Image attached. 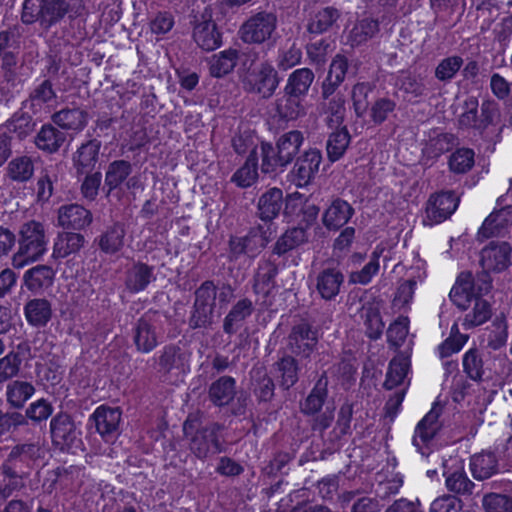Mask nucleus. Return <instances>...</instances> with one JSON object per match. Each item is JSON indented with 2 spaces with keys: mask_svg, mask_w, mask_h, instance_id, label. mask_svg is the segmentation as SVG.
I'll list each match as a JSON object with an SVG mask.
<instances>
[{
  "mask_svg": "<svg viewBox=\"0 0 512 512\" xmlns=\"http://www.w3.org/2000/svg\"><path fill=\"white\" fill-rule=\"evenodd\" d=\"M224 429L223 424L215 421L194 425L193 422L186 420L183 425L189 449L199 460H206L225 451Z\"/></svg>",
  "mask_w": 512,
  "mask_h": 512,
  "instance_id": "f03ea898",
  "label": "nucleus"
},
{
  "mask_svg": "<svg viewBox=\"0 0 512 512\" xmlns=\"http://www.w3.org/2000/svg\"><path fill=\"white\" fill-rule=\"evenodd\" d=\"M447 164L453 174H466L475 164V152L469 147L456 148L451 152Z\"/></svg>",
  "mask_w": 512,
  "mask_h": 512,
  "instance_id": "de8ad7c7",
  "label": "nucleus"
},
{
  "mask_svg": "<svg viewBox=\"0 0 512 512\" xmlns=\"http://www.w3.org/2000/svg\"><path fill=\"white\" fill-rule=\"evenodd\" d=\"M289 343L295 355L309 358L318 344V330L307 322L294 325L289 335Z\"/></svg>",
  "mask_w": 512,
  "mask_h": 512,
  "instance_id": "f8f14e48",
  "label": "nucleus"
},
{
  "mask_svg": "<svg viewBox=\"0 0 512 512\" xmlns=\"http://www.w3.org/2000/svg\"><path fill=\"white\" fill-rule=\"evenodd\" d=\"M84 235L79 232L62 231L54 240L52 257L56 260L76 255L83 248Z\"/></svg>",
  "mask_w": 512,
  "mask_h": 512,
  "instance_id": "cd10ccee",
  "label": "nucleus"
},
{
  "mask_svg": "<svg viewBox=\"0 0 512 512\" xmlns=\"http://www.w3.org/2000/svg\"><path fill=\"white\" fill-rule=\"evenodd\" d=\"M28 102L33 113L54 107L57 103V94L49 79H44L39 84H35L29 94Z\"/></svg>",
  "mask_w": 512,
  "mask_h": 512,
  "instance_id": "2f4dec72",
  "label": "nucleus"
},
{
  "mask_svg": "<svg viewBox=\"0 0 512 512\" xmlns=\"http://www.w3.org/2000/svg\"><path fill=\"white\" fill-rule=\"evenodd\" d=\"M446 488L455 494H472L474 483L468 478L464 470H455L451 473H444Z\"/></svg>",
  "mask_w": 512,
  "mask_h": 512,
  "instance_id": "bf43d9fd",
  "label": "nucleus"
},
{
  "mask_svg": "<svg viewBox=\"0 0 512 512\" xmlns=\"http://www.w3.org/2000/svg\"><path fill=\"white\" fill-rule=\"evenodd\" d=\"M458 138L455 134L441 132L430 136L422 149L423 155L429 160H437L443 154L452 151L457 144Z\"/></svg>",
  "mask_w": 512,
  "mask_h": 512,
  "instance_id": "473e14b6",
  "label": "nucleus"
},
{
  "mask_svg": "<svg viewBox=\"0 0 512 512\" xmlns=\"http://www.w3.org/2000/svg\"><path fill=\"white\" fill-rule=\"evenodd\" d=\"M348 68V59L344 55L337 54L332 59L328 73L321 84V96L324 100L335 95L346 78Z\"/></svg>",
  "mask_w": 512,
  "mask_h": 512,
  "instance_id": "a211bd4d",
  "label": "nucleus"
},
{
  "mask_svg": "<svg viewBox=\"0 0 512 512\" xmlns=\"http://www.w3.org/2000/svg\"><path fill=\"white\" fill-rule=\"evenodd\" d=\"M23 357L19 352L11 351L0 359V383H3L19 373Z\"/></svg>",
  "mask_w": 512,
  "mask_h": 512,
  "instance_id": "69168bd1",
  "label": "nucleus"
},
{
  "mask_svg": "<svg viewBox=\"0 0 512 512\" xmlns=\"http://www.w3.org/2000/svg\"><path fill=\"white\" fill-rule=\"evenodd\" d=\"M438 418V413L430 410L420 419V421L415 426L412 436V444L416 448V451L422 455L426 454L424 448H428L429 444L438 433Z\"/></svg>",
  "mask_w": 512,
  "mask_h": 512,
  "instance_id": "6ab92c4d",
  "label": "nucleus"
},
{
  "mask_svg": "<svg viewBox=\"0 0 512 512\" xmlns=\"http://www.w3.org/2000/svg\"><path fill=\"white\" fill-rule=\"evenodd\" d=\"M510 256L511 248L508 243H489L480 252L479 263L483 269L482 273L504 271L509 266Z\"/></svg>",
  "mask_w": 512,
  "mask_h": 512,
  "instance_id": "ddd939ff",
  "label": "nucleus"
},
{
  "mask_svg": "<svg viewBox=\"0 0 512 512\" xmlns=\"http://www.w3.org/2000/svg\"><path fill=\"white\" fill-rule=\"evenodd\" d=\"M474 479L483 481L499 473V459L495 452L482 451L473 455L469 463Z\"/></svg>",
  "mask_w": 512,
  "mask_h": 512,
  "instance_id": "a878e982",
  "label": "nucleus"
},
{
  "mask_svg": "<svg viewBox=\"0 0 512 512\" xmlns=\"http://www.w3.org/2000/svg\"><path fill=\"white\" fill-rule=\"evenodd\" d=\"M243 87L250 93H257L263 98L271 97L279 85L277 71L268 62L251 66L242 78Z\"/></svg>",
  "mask_w": 512,
  "mask_h": 512,
  "instance_id": "0eeeda50",
  "label": "nucleus"
},
{
  "mask_svg": "<svg viewBox=\"0 0 512 512\" xmlns=\"http://www.w3.org/2000/svg\"><path fill=\"white\" fill-rule=\"evenodd\" d=\"M486 512H512V497L505 494L489 493L483 497Z\"/></svg>",
  "mask_w": 512,
  "mask_h": 512,
  "instance_id": "338daca9",
  "label": "nucleus"
},
{
  "mask_svg": "<svg viewBox=\"0 0 512 512\" xmlns=\"http://www.w3.org/2000/svg\"><path fill=\"white\" fill-rule=\"evenodd\" d=\"M258 162V151L252 149L244 164L233 173L231 182L239 188L251 187L258 179Z\"/></svg>",
  "mask_w": 512,
  "mask_h": 512,
  "instance_id": "e433bc0d",
  "label": "nucleus"
},
{
  "mask_svg": "<svg viewBox=\"0 0 512 512\" xmlns=\"http://www.w3.org/2000/svg\"><path fill=\"white\" fill-rule=\"evenodd\" d=\"M351 142V135L346 126L333 131L327 139L326 152L331 163L340 160Z\"/></svg>",
  "mask_w": 512,
  "mask_h": 512,
  "instance_id": "c03bdc74",
  "label": "nucleus"
},
{
  "mask_svg": "<svg viewBox=\"0 0 512 512\" xmlns=\"http://www.w3.org/2000/svg\"><path fill=\"white\" fill-rule=\"evenodd\" d=\"M54 122L67 130H82L87 124V113L80 108H66L53 116Z\"/></svg>",
  "mask_w": 512,
  "mask_h": 512,
  "instance_id": "09e8293b",
  "label": "nucleus"
},
{
  "mask_svg": "<svg viewBox=\"0 0 512 512\" xmlns=\"http://www.w3.org/2000/svg\"><path fill=\"white\" fill-rule=\"evenodd\" d=\"M92 213L79 204L62 205L58 210V225L66 231L85 230L92 223Z\"/></svg>",
  "mask_w": 512,
  "mask_h": 512,
  "instance_id": "4468645a",
  "label": "nucleus"
},
{
  "mask_svg": "<svg viewBox=\"0 0 512 512\" xmlns=\"http://www.w3.org/2000/svg\"><path fill=\"white\" fill-rule=\"evenodd\" d=\"M463 371L467 377L475 382H481L484 375V363L477 348L467 350L462 359Z\"/></svg>",
  "mask_w": 512,
  "mask_h": 512,
  "instance_id": "5fc2aeb1",
  "label": "nucleus"
},
{
  "mask_svg": "<svg viewBox=\"0 0 512 512\" xmlns=\"http://www.w3.org/2000/svg\"><path fill=\"white\" fill-rule=\"evenodd\" d=\"M265 246L259 229L252 228L242 237H231L229 240L230 252L235 256L247 255L254 257L259 254Z\"/></svg>",
  "mask_w": 512,
  "mask_h": 512,
  "instance_id": "4be33fe9",
  "label": "nucleus"
},
{
  "mask_svg": "<svg viewBox=\"0 0 512 512\" xmlns=\"http://www.w3.org/2000/svg\"><path fill=\"white\" fill-rule=\"evenodd\" d=\"M304 100L299 97H292L291 95L284 92L281 98H278L275 102V114L282 121L296 120L302 114H304Z\"/></svg>",
  "mask_w": 512,
  "mask_h": 512,
  "instance_id": "37998d69",
  "label": "nucleus"
},
{
  "mask_svg": "<svg viewBox=\"0 0 512 512\" xmlns=\"http://www.w3.org/2000/svg\"><path fill=\"white\" fill-rule=\"evenodd\" d=\"M253 303L248 298L238 300L230 309L223 320V331L227 335H234L243 325L245 320L253 313Z\"/></svg>",
  "mask_w": 512,
  "mask_h": 512,
  "instance_id": "7c9ffc66",
  "label": "nucleus"
},
{
  "mask_svg": "<svg viewBox=\"0 0 512 512\" xmlns=\"http://www.w3.org/2000/svg\"><path fill=\"white\" fill-rule=\"evenodd\" d=\"M155 280L154 267L142 261H134L125 271L124 284L132 294L145 291Z\"/></svg>",
  "mask_w": 512,
  "mask_h": 512,
  "instance_id": "dca6fc26",
  "label": "nucleus"
},
{
  "mask_svg": "<svg viewBox=\"0 0 512 512\" xmlns=\"http://www.w3.org/2000/svg\"><path fill=\"white\" fill-rule=\"evenodd\" d=\"M125 234L124 226L120 223L108 227L96 240L100 251L108 255L118 253L124 246Z\"/></svg>",
  "mask_w": 512,
  "mask_h": 512,
  "instance_id": "58836bf2",
  "label": "nucleus"
},
{
  "mask_svg": "<svg viewBox=\"0 0 512 512\" xmlns=\"http://www.w3.org/2000/svg\"><path fill=\"white\" fill-rule=\"evenodd\" d=\"M35 391L36 389L32 383L23 380H13L6 387V401L10 407L21 409L35 394Z\"/></svg>",
  "mask_w": 512,
  "mask_h": 512,
  "instance_id": "79ce46f5",
  "label": "nucleus"
},
{
  "mask_svg": "<svg viewBox=\"0 0 512 512\" xmlns=\"http://www.w3.org/2000/svg\"><path fill=\"white\" fill-rule=\"evenodd\" d=\"M23 314L30 327L43 329L53 318L52 302L45 297L28 299L23 306Z\"/></svg>",
  "mask_w": 512,
  "mask_h": 512,
  "instance_id": "2eb2a0df",
  "label": "nucleus"
},
{
  "mask_svg": "<svg viewBox=\"0 0 512 512\" xmlns=\"http://www.w3.org/2000/svg\"><path fill=\"white\" fill-rule=\"evenodd\" d=\"M53 412L52 402L46 398H40L29 404L25 416L32 422L40 424L46 422L49 417L52 418Z\"/></svg>",
  "mask_w": 512,
  "mask_h": 512,
  "instance_id": "680f3d73",
  "label": "nucleus"
},
{
  "mask_svg": "<svg viewBox=\"0 0 512 512\" xmlns=\"http://www.w3.org/2000/svg\"><path fill=\"white\" fill-rule=\"evenodd\" d=\"M344 275L337 268H324L316 277V291L326 301L334 300L340 293Z\"/></svg>",
  "mask_w": 512,
  "mask_h": 512,
  "instance_id": "412c9836",
  "label": "nucleus"
},
{
  "mask_svg": "<svg viewBox=\"0 0 512 512\" xmlns=\"http://www.w3.org/2000/svg\"><path fill=\"white\" fill-rule=\"evenodd\" d=\"M435 85L433 79H425L409 74L400 79L399 89L409 96V100H416L430 96L435 90Z\"/></svg>",
  "mask_w": 512,
  "mask_h": 512,
  "instance_id": "4c0bfd02",
  "label": "nucleus"
},
{
  "mask_svg": "<svg viewBox=\"0 0 512 512\" xmlns=\"http://www.w3.org/2000/svg\"><path fill=\"white\" fill-rule=\"evenodd\" d=\"M340 12L334 7H325L314 16L308 26L309 32H326L339 29Z\"/></svg>",
  "mask_w": 512,
  "mask_h": 512,
  "instance_id": "603ef678",
  "label": "nucleus"
},
{
  "mask_svg": "<svg viewBox=\"0 0 512 512\" xmlns=\"http://www.w3.org/2000/svg\"><path fill=\"white\" fill-rule=\"evenodd\" d=\"M0 512H32V506L22 499L8 500L25 487L26 476L7 465L0 466Z\"/></svg>",
  "mask_w": 512,
  "mask_h": 512,
  "instance_id": "20e7f679",
  "label": "nucleus"
},
{
  "mask_svg": "<svg viewBox=\"0 0 512 512\" xmlns=\"http://www.w3.org/2000/svg\"><path fill=\"white\" fill-rule=\"evenodd\" d=\"M408 372V365L404 361L392 359L389 362L383 387L386 390H393L400 386Z\"/></svg>",
  "mask_w": 512,
  "mask_h": 512,
  "instance_id": "0e129e2a",
  "label": "nucleus"
},
{
  "mask_svg": "<svg viewBox=\"0 0 512 512\" xmlns=\"http://www.w3.org/2000/svg\"><path fill=\"white\" fill-rule=\"evenodd\" d=\"M354 212V208L346 200L336 198L323 213V225L329 231H338L349 222Z\"/></svg>",
  "mask_w": 512,
  "mask_h": 512,
  "instance_id": "aec40b11",
  "label": "nucleus"
},
{
  "mask_svg": "<svg viewBox=\"0 0 512 512\" xmlns=\"http://www.w3.org/2000/svg\"><path fill=\"white\" fill-rule=\"evenodd\" d=\"M55 275L51 266L39 264L24 272L23 283L31 293L40 294L52 286Z\"/></svg>",
  "mask_w": 512,
  "mask_h": 512,
  "instance_id": "5701e85b",
  "label": "nucleus"
},
{
  "mask_svg": "<svg viewBox=\"0 0 512 512\" xmlns=\"http://www.w3.org/2000/svg\"><path fill=\"white\" fill-rule=\"evenodd\" d=\"M328 397V380L322 375L314 384L313 388L301 402L300 408L304 415L312 416L319 413Z\"/></svg>",
  "mask_w": 512,
  "mask_h": 512,
  "instance_id": "72a5a7b5",
  "label": "nucleus"
},
{
  "mask_svg": "<svg viewBox=\"0 0 512 512\" xmlns=\"http://www.w3.org/2000/svg\"><path fill=\"white\" fill-rule=\"evenodd\" d=\"M429 512H465L463 501L456 495H443L432 501Z\"/></svg>",
  "mask_w": 512,
  "mask_h": 512,
  "instance_id": "774afa93",
  "label": "nucleus"
},
{
  "mask_svg": "<svg viewBox=\"0 0 512 512\" xmlns=\"http://www.w3.org/2000/svg\"><path fill=\"white\" fill-rule=\"evenodd\" d=\"M237 382L232 376L224 375L214 380L208 388V397L216 407H225L233 402L237 393Z\"/></svg>",
  "mask_w": 512,
  "mask_h": 512,
  "instance_id": "393cba45",
  "label": "nucleus"
},
{
  "mask_svg": "<svg viewBox=\"0 0 512 512\" xmlns=\"http://www.w3.org/2000/svg\"><path fill=\"white\" fill-rule=\"evenodd\" d=\"M133 340L136 349L142 353H149L157 347L158 337L151 316L144 314L137 320Z\"/></svg>",
  "mask_w": 512,
  "mask_h": 512,
  "instance_id": "b1692460",
  "label": "nucleus"
},
{
  "mask_svg": "<svg viewBox=\"0 0 512 512\" xmlns=\"http://www.w3.org/2000/svg\"><path fill=\"white\" fill-rule=\"evenodd\" d=\"M239 52L237 49L229 48L212 55L208 60L209 74L214 78H223L230 74L236 67Z\"/></svg>",
  "mask_w": 512,
  "mask_h": 512,
  "instance_id": "c9c22d12",
  "label": "nucleus"
},
{
  "mask_svg": "<svg viewBox=\"0 0 512 512\" xmlns=\"http://www.w3.org/2000/svg\"><path fill=\"white\" fill-rule=\"evenodd\" d=\"M277 370L279 372V385L283 390H289L297 383L299 366L294 357L286 355L280 358L277 362Z\"/></svg>",
  "mask_w": 512,
  "mask_h": 512,
  "instance_id": "3c124183",
  "label": "nucleus"
},
{
  "mask_svg": "<svg viewBox=\"0 0 512 512\" xmlns=\"http://www.w3.org/2000/svg\"><path fill=\"white\" fill-rule=\"evenodd\" d=\"M156 359L158 372L185 376L190 372L191 352L176 344H167L158 351Z\"/></svg>",
  "mask_w": 512,
  "mask_h": 512,
  "instance_id": "6e6552de",
  "label": "nucleus"
},
{
  "mask_svg": "<svg viewBox=\"0 0 512 512\" xmlns=\"http://www.w3.org/2000/svg\"><path fill=\"white\" fill-rule=\"evenodd\" d=\"M121 420L122 410L120 407L101 404L89 416L88 424L104 441L108 442L116 438Z\"/></svg>",
  "mask_w": 512,
  "mask_h": 512,
  "instance_id": "9d476101",
  "label": "nucleus"
},
{
  "mask_svg": "<svg viewBox=\"0 0 512 512\" xmlns=\"http://www.w3.org/2000/svg\"><path fill=\"white\" fill-rule=\"evenodd\" d=\"M276 23L277 17L274 13L262 11L248 19L241 32H274Z\"/></svg>",
  "mask_w": 512,
  "mask_h": 512,
  "instance_id": "6e6d98bb",
  "label": "nucleus"
},
{
  "mask_svg": "<svg viewBox=\"0 0 512 512\" xmlns=\"http://www.w3.org/2000/svg\"><path fill=\"white\" fill-rule=\"evenodd\" d=\"M283 203V191L280 188L268 189L258 200V217L264 222H271L279 216Z\"/></svg>",
  "mask_w": 512,
  "mask_h": 512,
  "instance_id": "c756f323",
  "label": "nucleus"
},
{
  "mask_svg": "<svg viewBox=\"0 0 512 512\" xmlns=\"http://www.w3.org/2000/svg\"><path fill=\"white\" fill-rule=\"evenodd\" d=\"M194 295L189 326L192 329L206 328L212 321L216 306L217 288L212 280H205L195 290Z\"/></svg>",
  "mask_w": 512,
  "mask_h": 512,
  "instance_id": "39448f33",
  "label": "nucleus"
},
{
  "mask_svg": "<svg viewBox=\"0 0 512 512\" xmlns=\"http://www.w3.org/2000/svg\"><path fill=\"white\" fill-rule=\"evenodd\" d=\"M492 316L489 302L477 297L471 312L467 313L463 325L466 328H474L486 323Z\"/></svg>",
  "mask_w": 512,
  "mask_h": 512,
  "instance_id": "052dcab7",
  "label": "nucleus"
},
{
  "mask_svg": "<svg viewBox=\"0 0 512 512\" xmlns=\"http://www.w3.org/2000/svg\"><path fill=\"white\" fill-rule=\"evenodd\" d=\"M34 173V163L29 156H19L12 159L8 164L9 177L17 182L28 181Z\"/></svg>",
  "mask_w": 512,
  "mask_h": 512,
  "instance_id": "13d9d810",
  "label": "nucleus"
},
{
  "mask_svg": "<svg viewBox=\"0 0 512 512\" xmlns=\"http://www.w3.org/2000/svg\"><path fill=\"white\" fill-rule=\"evenodd\" d=\"M477 281L481 282V285L478 286V293H473L463 288H451L449 298L459 310H467L473 300H475L477 297H482L483 295L489 293L491 290L492 280L489 274H478Z\"/></svg>",
  "mask_w": 512,
  "mask_h": 512,
  "instance_id": "c85d7f7f",
  "label": "nucleus"
},
{
  "mask_svg": "<svg viewBox=\"0 0 512 512\" xmlns=\"http://www.w3.org/2000/svg\"><path fill=\"white\" fill-rule=\"evenodd\" d=\"M278 274V268L272 261L259 263L258 270L254 276L253 290L256 294L267 296L274 286V280Z\"/></svg>",
  "mask_w": 512,
  "mask_h": 512,
  "instance_id": "a18cd8bd",
  "label": "nucleus"
},
{
  "mask_svg": "<svg viewBox=\"0 0 512 512\" xmlns=\"http://www.w3.org/2000/svg\"><path fill=\"white\" fill-rule=\"evenodd\" d=\"M304 142L303 133L299 130H291L282 134L274 147L272 143L262 141L261 150V171L264 174L283 171L299 153Z\"/></svg>",
  "mask_w": 512,
  "mask_h": 512,
  "instance_id": "7ed1b4c3",
  "label": "nucleus"
},
{
  "mask_svg": "<svg viewBox=\"0 0 512 512\" xmlns=\"http://www.w3.org/2000/svg\"><path fill=\"white\" fill-rule=\"evenodd\" d=\"M70 4L67 0H45L39 23L41 28L49 29L59 22L68 12Z\"/></svg>",
  "mask_w": 512,
  "mask_h": 512,
  "instance_id": "8fccbe9b",
  "label": "nucleus"
},
{
  "mask_svg": "<svg viewBox=\"0 0 512 512\" xmlns=\"http://www.w3.org/2000/svg\"><path fill=\"white\" fill-rule=\"evenodd\" d=\"M308 236L306 228H303L302 225L287 229L275 242L272 252L275 255L283 256L305 243L308 240Z\"/></svg>",
  "mask_w": 512,
  "mask_h": 512,
  "instance_id": "ea45409f",
  "label": "nucleus"
},
{
  "mask_svg": "<svg viewBox=\"0 0 512 512\" xmlns=\"http://www.w3.org/2000/svg\"><path fill=\"white\" fill-rule=\"evenodd\" d=\"M17 250L11 257V265L22 269L39 261L48 251V236L45 225L36 220L24 222L16 238Z\"/></svg>",
  "mask_w": 512,
  "mask_h": 512,
  "instance_id": "f257e3e1",
  "label": "nucleus"
},
{
  "mask_svg": "<svg viewBox=\"0 0 512 512\" xmlns=\"http://www.w3.org/2000/svg\"><path fill=\"white\" fill-rule=\"evenodd\" d=\"M459 198L453 190H441L432 193L426 203V217L432 225H438L456 212Z\"/></svg>",
  "mask_w": 512,
  "mask_h": 512,
  "instance_id": "9b49d317",
  "label": "nucleus"
},
{
  "mask_svg": "<svg viewBox=\"0 0 512 512\" xmlns=\"http://www.w3.org/2000/svg\"><path fill=\"white\" fill-rule=\"evenodd\" d=\"M34 127L35 122L32 117L25 112L18 111L4 123L3 127L0 128V132H6L18 140H24L33 132Z\"/></svg>",
  "mask_w": 512,
  "mask_h": 512,
  "instance_id": "a19ab883",
  "label": "nucleus"
},
{
  "mask_svg": "<svg viewBox=\"0 0 512 512\" xmlns=\"http://www.w3.org/2000/svg\"><path fill=\"white\" fill-rule=\"evenodd\" d=\"M315 75L310 68H298L288 77L284 92L292 97L305 99L314 81Z\"/></svg>",
  "mask_w": 512,
  "mask_h": 512,
  "instance_id": "f704fd0d",
  "label": "nucleus"
},
{
  "mask_svg": "<svg viewBox=\"0 0 512 512\" xmlns=\"http://www.w3.org/2000/svg\"><path fill=\"white\" fill-rule=\"evenodd\" d=\"M468 341V336L461 334L456 324L451 327V334L443 340L437 347L440 359L450 357L452 354L458 353Z\"/></svg>",
  "mask_w": 512,
  "mask_h": 512,
  "instance_id": "4d7b16f0",
  "label": "nucleus"
},
{
  "mask_svg": "<svg viewBox=\"0 0 512 512\" xmlns=\"http://www.w3.org/2000/svg\"><path fill=\"white\" fill-rule=\"evenodd\" d=\"M132 172V165L126 160H114L108 166L105 174V184L110 190H114L129 177Z\"/></svg>",
  "mask_w": 512,
  "mask_h": 512,
  "instance_id": "864d4df0",
  "label": "nucleus"
},
{
  "mask_svg": "<svg viewBox=\"0 0 512 512\" xmlns=\"http://www.w3.org/2000/svg\"><path fill=\"white\" fill-rule=\"evenodd\" d=\"M38 451L34 444L16 445L1 465L14 468L18 473L28 477L38 458Z\"/></svg>",
  "mask_w": 512,
  "mask_h": 512,
  "instance_id": "f3484780",
  "label": "nucleus"
},
{
  "mask_svg": "<svg viewBox=\"0 0 512 512\" xmlns=\"http://www.w3.org/2000/svg\"><path fill=\"white\" fill-rule=\"evenodd\" d=\"M322 159V152L317 148H309L299 154L289 173L291 182L298 188L309 185L318 174Z\"/></svg>",
  "mask_w": 512,
  "mask_h": 512,
  "instance_id": "1a4fd4ad",
  "label": "nucleus"
},
{
  "mask_svg": "<svg viewBox=\"0 0 512 512\" xmlns=\"http://www.w3.org/2000/svg\"><path fill=\"white\" fill-rule=\"evenodd\" d=\"M65 141V135L51 124L42 125L35 137L36 146L45 152L53 153L59 150Z\"/></svg>",
  "mask_w": 512,
  "mask_h": 512,
  "instance_id": "49530a36",
  "label": "nucleus"
},
{
  "mask_svg": "<svg viewBox=\"0 0 512 512\" xmlns=\"http://www.w3.org/2000/svg\"><path fill=\"white\" fill-rule=\"evenodd\" d=\"M52 444L61 451H69L82 444L81 430L73 416L66 411H59L50 420Z\"/></svg>",
  "mask_w": 512,
  "mask_h": 512,
  "instance_id": "423d86ee",
  "label": "nucleus"
},
{
  "mask_svg": "<svg viewBox=\"0 0 512 512\" xmlns=\"http://www.w3.org/2000/svg\"><path fill=\"white\" fill-rule=\"evenodd\" d=\"M101 142L91 139L83 143L73 155V164L78 175L92 172L98 162Z\"/></svg>",
  "mask_w": 512,
  "mask_h": 512,
  "instance_id": "bb28decb",
  "label": "nucleus"
},
{
  "mask_svg": "<svg viewBox=\"0 0 512 512\" xmlns=\"http://www.w3.org/2000/svg\"><path fill=\"white\" fill-rule=\"evenodd\" d=\"M374 86L369 82H358L352 88L353 108L357 116L362 117L368 109V96Z\"/></svg>",
  "mask_w": 512,
  "mask_h": 512,
  "instance_id": "e2e57ef3",
  "label": "nucleus"
}]
</instances>
